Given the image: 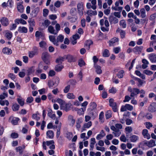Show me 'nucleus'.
Listing matches in <instances>:
<instances>
[{
	"label": "nucleus",
	"mask_w": 156,
	"mask_h": 156,
	"mask_svg": "<svg viewBox=\"0 0 156 156\" xmlns=\"http://www.w3.org/2000/svg\"><path fill=\"white\" fill-rule=\"evenodd\" d=\"M128 90L131 92L130 96L132 98L133 97L140 92V90L136 88L132 89L130 87H129Z\"/></svg>",
	"instance_id": "nucleus-1"
},
{
	"label": "nucleus",
	"mask_w": 156,
	"mask_h": 156,
	"mask_svg": "<svg viewBox=\"0 0 156 156\" xmlns=\"http://www.w3.org/2000/svg\"><path fill=\"white\" fill-rule=\"evenodd\" d=\"M42 59L47 64H50V56L47 52H44L42 53Z\"/></svg>",
	"instance_id": "nucleus-2"
},
{
	"label": "nucleus",
	"mask_w": 156,
	"mask_h": 156,
	"mask_svg": "<svg viewBox=\"0 0 156 156\" xmlns=\"http://www.w3.org/2000/svg\"><path fill=\"white\" fill-rule=\"evenodd\" d=\"M59 79L58 78L55 79V81L49 80L48 82V85L49 88H52L55 85L57 86L59 83Z\"/></svg>",
	"instance_id": "nucleus-3"
},
{
	"label": "nucleus",
	"mask_w": 156,
	"mask_h": 156,
	"mask_svg": "<svg viewBox=\"0 0 156 156\" xmlns=\"http://www.w3.org/2000/svg\"><path fill=\"white\" fill-rule=\"evenodd\" d=\"M65 104H64L60 106V109L67 112L70 109L72 105L69 102Z\"/></svg>",
	"instance_id": "nucleus-4"
},
{
	"label": "nucleus",
	"mask_w": 156,
	"mask_h": 156,
	"mask_svg": "<svg viewBox=\"0 0 156 156\" xmlns=\"http://www.w3.org/2000/svg\"><path fill=\"white\" fill-rule=\"evenodd\" d=\"M133 109V107L132 105L129 104H126L122 106L120 111L121 112H123L126 111L127 110L132 111Z\"/></svg>",
	"instance_id": "nucleus-5"
},
{
	"label": "nucleus",
	"mask_w": 156,
	"mask_h": 156,
	"mask_svg": "<svg viewBox=\"0 0 156 156\" xmlns=\"http://www.w3.org/2000/svg\"><path fill=\"white\" fill-rule=\"evenodd\" d=\"M35 36L36 37V40L37 41H39L40 38L42 39H44V34L41 32L38 31H36Z\"/></svg>",
	"instance_id": "nucleus-6"
},
{
	"label": "nucleus",
	"mask_w": 156,
	"mask_h": 156,
	"mask_svg": "<svg viewBox=\"0 0 156 156\" xmlns=\"http://www.w3.org/2000/svg\"><path fill=\"white\" fill-rule=\"evenodd\" d=\"M148 57L151 62L156 63V55L155 54L151 53L149 54Z\"/></svg>",
	"instance_id": "nucleus-7"
},
{
	"label": "nucleus",
	"mask_w": 156,
	"mask_h": 156,
	"mask_svg": "<svg viewBox=\"0 0 156 156\" xmlns=\"http://www.w3.org/2000/svg\"><path fill=\"white\" fill-rule=\"evenodd\" d=\"M148 110L151 112L156 111V103L153 102L151 103L148 107Z\"/></svg>",
	"instance_id": "nucleus-8"
},
{
	"label": "nucleus",
	"mask_w": 156,
	"mask_h": 156,
	"mask_svg": "<svg viewBox=\"0 0 156 156\" xmlns=\"http://www.w3.org/2000/svg\"><path fill=\"white\" fill-rule=\"evenodd\" d=\"M80 37L78 34H76L73 35L72 37L70 39V41L73 44H75L77 43L76 40L80 38Z\"/></svg>",
	"instance_id": "nucleus-9"
},
{
	"label": "nucleus",
	"mask_w": 156,
	"mask_h": 156,
	"mask_svg": "<svg viewBox=\"0 0 156 156\" xmlns=\"http://www.w3.org/2000/svg\"><path fill=\"white\" fill-rule=\"evenodd\" d=\"M142 134L144 138L149 139L151 137L150 134L148 133V130L146 129H144L142 131Z\"/></svg>",
	"instance_id": "nucleus-10"
},
{
	"label": "nucleus",
	"mask_w": 156,
	"mask_h": 156,
	"mask_svg": "<svg viewBox=\"0 0 156 156\" xmlns=\"http://www.w3.org/2000/svg\"><path fill=\"white\" fill-rule=\"evenodd\" d=\"M109 21L111 24H116L118 23V19L113 16H110L109 18Z\"/></svg>",
	"instance_id": "nucleus-11"
},
{
	"label": "nucleus",
	"mask_w": 156,
	"mask_h": 156,
	"mask_svg": "<svg viewBox=\"0 0 156 156\" xmlns=\"http://www.w3.org/2000/svg\"><path fill=\"white\" fill-rule=\"evenodd\" d=\"M2 24V25L6 26L9 24V22L7 18L5 17L2 18L0 20Z\"/></svg>",
	"instance_id": "nucleus-12"
},
{
	"label": "nucleus",
	"mask_w": 156,
	"mask_h": 156,
	"mask_svg": "<svg viewBox=\"0 0 156 156\" xmlns=\"http://www.w3.org/2000/svg\"><path fill=\"white\" fill-rule=\"evenodd\" d=\"M66 58L67 59L68 61L69 62H74L76 60V58L70 55H67Z\"/></svg>",
	"instance_id": "nucleus-13"
},
{
	"label": "nucleus",
	"mask_w": 156,
	"mask_h": 156,
	"mask_svg": "<svg viewBox=\"0 0 156 156\" xmlns=\"http://www.w3.org/2000/svg\"><path fill=\"white\" fill-rule=\"evenodd\" d=\"M145 144L149 147H153L156 145L155 141L153 140H151L149 141L145 142Z\"/></svg>",
	"instance_id": "nucleus-14"
},
{
	"label": "nucleus",
	"mask_w": 156,
	"mask_h": 156,
	"mask_svg": "<svg viewBox=\"0 0 156 156\" xmlns=\"http://www.w3.org/2000/svg\"><path fill=\"white\" fill-rule=\"evenodd\" d=\"M49 39L50 41L52 42L55 45L57 46L58 45L55 36L51 35H50L49 36Z\"/></svg>",
	"instance_id": "nucleus-15"
},
{
	"label": "nucleus",
	"mask_w": 156,
	"mask_h": 156,
	"mask_svg": "<svg viewBox=\"0 0 156 156\" xmlns=\"http://www.w3.org/2000/svg\"><path fill=\"white\" fill-rule=\"evenodd\" d=\"M66 98L69 100H73L76 98V96L72 93H69L66 94Z\"/></svg>",
	"instance_id": "nucleus-16"
},
{
	"label": "nucleus",
	"mask_w": 156,
	"mask_h": 156,
	"mask_svg": "<svg viewBox=\"0 0 156 156\" xmlns=\"http://www.w3.org/2000/svg\"><path fill=\"white\" fill-rule=\"evenodd\" d=\"M119 38L115 37L111 39L109 41V45L110 46H113L115 43L119 41Z\"/></svg>",
	"instance_id": "nucleus-17"
},
{
	"label": "nucleus",
	"mask_w": 156,
	"mask_h": 156,
	"mask_svg": "<svg viewBox=\"0 0 156 156\" xmlns=\"http://www.w3.org/2000/svg\"><path fill=\"white\" fill-rule=\"evenodd\" d=\"M96 143L95 140L94 138H92L90 139V150L92 151L94 147V145Z\"/></svg>",
	"instance_id": "nucleus-18"
},
{
	"label": "nucleus",
	"mask_w": 156,
	"mask_h": 156,
	"mask_svg": "<svg viewBox=\"0 0 156 156\" xmlns=\"http://www.w3.org/2000/svg\"><path fill=\"white\" fill-rule=\"evenodd\" d=\"M10 119H12L11 122L13 125H14L17 124L18 121L20 120L17 117H10Z\"/></svg>",
	"instance_id": "nucleus-19"
},
{
	"label": "nucleus",
	"mask_w": 156,
	"mask_h": 156,
	"mask_svg": "<svg viewBox=\"0 0 156 156\" xmlns=\"http://www.w3.org/2000/svg\"><path fill=\"white\" fill-rule=\"evenodd\" d=\"M15 22L18 24L20 23L23 25H25L27 23V22L25 20L21 18L16 19L15 20Z\"/></svg>",
	"instance_id": "nucleus-20"
},
{
	"label": "nucleus",
	"mask_w": 156,
	"mask_h": 156,
	"mask_svg": "<svg viewBox=\"0 0 156 156\" xmlns=\"http://www.w3.org/2000/svg\"><path fill=\"white\" fill-rule=\"evenodd\" d=\"M94 67L96 69V72L97 74H100L102 73L101 67L100 66L94 64Z\"/></svg>",
	"instance_id": "nucleus-21"
},
{
	"label": "nucleus",
	"mask_w": 156,
	"mask_h": 156,
	"mask_svg": "<svg viewBox=\"0 0 156 156\" xmlns=\"http://www.w3.org/2000/svg\"><path fill=\"white\" fill-rule=\"evenodd\" d=\"M17 8L18 11L20 12H23V11L24 8L22 3L20 2L18 3L17 4Z\"/></svg>",
	"instance_id": "nucleus-22"
},
{
	"label": "nucleus",
	"mask_w": 156,
	"mask_h": 156,
	"mask_svg": "<svg viewBox=\"0 0 156 156\" xmlns=\"http://www.w3.org/2000/svg\"><path fill=\"white\" fill-rule=\"evenodd\" d=\"M18 31L21 33H27V29L25 27H18Z\"/></svg>",
	"instance_id": "nucleus-23"
},
{
	"label": "nucleus",
	"mask_w": 156,
	"mask_h": 156,
	"mask_svg": "<svg viewBox=\"0 0 156 156\" xmlns=\"http://www.w3.org/2000/svg\"><path fill=\"white\" fill-rule=\"evenodd\" d=\"M3 53L5 54H10L12 53V50L11 49L7 48H4L2 50Z\"/></svg>",
	"instance_id": "nucleus-24"
},
{
	"label": "nucleus",
	"mask_w": 156,
	"mask_h": 156,
	"mask_svg": "<svg viewBox=\"0 0 156 156\" xmlns=\"http://www.w3.org/2000/svg\"><path fill=\"white\" fill-rule=\"evenodd\" d=\"M64 3V2L63 1L61 2L57 0L54 3V5L56 7L58 8L62 5Z\"/></svg>",
	"instance_id": "nucleus-25"
},
{
	"label": "nucleus",
	"mask_w": 156,
	"mask_h": 156,
	"mask_svg": "<svg viewBox=\"0 0 156 156\" xmlns=\"http://www.w3.org/2000/svg\"><path fill=\"white\" fill-rule=\"evenodd\" d=\"M25 148V147L24 145H23L22 147L19 146L16 148V150L17 152H19L20 154H22L23 150Z\"/></svg>",
	"instance_id": "nucleus-26"
},
{
	"label": "nucleus",
	"mask_w": 156,
	"mask_h": 156,
	"mask_svg": "<svg viewBox=\"0 0 156 156\" xmlns=\"http://www.w3.org/2000/svg\"><path fill=\"white\" fill-rule=\"evenodd\" d=\"M46 135L47 137L50 139L53 138L54 136L53 132L51 130H49L47 132Z\"/></svg>",
	"instance_id": "nucleus-27"
},
{
	"label": "nucleus",
	"mask_w": 156,
	"mask_h": 156,
	"mask_svg": "<svg viewBox=\"0 0 156 156\" xmlns=\"http://www.w3.org/2000/svg\"><path fill=\"white\" fill-rule=\"evenodd\" d=\"M139 139V137L136 135H133L130 137V140L131 142H135Z\"/></svg>",
	"instance_id": "nucleus-28"
},
{
	"label": "nucleus",
	"mask_w": 156,
	"mask_h": 156,
	"mask_svg": "<svg viewBox=\"0 0 156 156\" xmlns=\"http://www.w3.org/2000/svg\"><path fill=\"white\" fill-rule=\"evenodd\" d=\"M64 38V36L62 35H59L57 37L56 41L58 44L59 43H62L63 41Z\"/></svg>",
	"instance_id": "nucleus-29"
},
{
	"label": "nucleus",
	"mask_w": 156,
	"mask_h": 156,
	"mask_svg": "<svg viewBox=\"0 0 156 156\" xmlns=\"http://www.w3.org/2000/svg\"><path fill=\"white\" fill-rule=\"evenodd\" d=\"M48 32L51 34H57V32H55V30L54 27L51 26H50L48 27Z\"/></svg>",
	"instance_id": "nucleus-30"
},
{
	"label": "nucleus",
	"mask_w": 156,
	"mask_h": 156,
	"mask_svg": "<svg viewBox=\"0 0 156 156\" xmlns=\"http://www.w3.org/2000/svg\"><path fill=\"white\" fill-rule=\"evenodd\" d=\"M17 101L21 106H23L24 104V100L21 97L17 98Z\"/></svg>",
	"instance_id": "nucleus-31"
},
{
	"label": "nucleus",
	"mask_w": 156,
	"mask_h": 156,
	"mask_svg": "<svg viewBox=\"0 0 156 156\" xmlns=\"http://www.w3.org/2000/svg\"><path fill=\"white\" fill-rule=\"evenodd\" d=\"M87 13V15L90 16H92V15H96L97 13L96 11H92L91 10H88Z\"/></svg>",
	"instance_id": "nucleus-32"
},
{
	"label": "nucleus",
	"mask_w": 156,
	"mask_h": 156,
	"mask_svg": "<svg viewBox=\"0 0 156 156\" xmlns=\"http://www.w3.org/2000/svg\"><path fill=\"white\" fill-rule=\"evenodd\" d=\"M69 122L70 125L73 126L75 123V120L73 119V116L69 115Z\"/></svg>",
	"instance_id": "nucleus-33"
},
{
	"label": "nucleus",
	"mask_w": 156,
	"mask_h": 156,
	"mask_svg": "<svg viewBox=\"0 0 156 156\" xmlns=\"http://www.w3.org/2000/svg\"><path fill=\"white\" fill-rule=\"evenodd\" d=\"M89 2H91V3L92 4V9L94 10L96 9V3L97 1L96 0H91L90 1H88Z\"/></svg>",
	"instance_id": "nucleus-34"
},
{
	"label": "nucleus",
	"mask_w": 156,
	"mask_h": 156,
	"mask_svg": "<svg viewBox=\"0 0 156 156\" xmlns=\"http://www.w3.org/2000/svg\"><path fill=\"white\" fill-rule=\"evenodd\" d=\"M63 68V66L62 65H58L55 66V70L57 72H60L61 71Z\"/></svg>",
	"instance_id": "nucleus-35"
},
{
	"label": "nucleus",
	"mask_w": 156,
	"mask_h": 156,
	"mask_svg": "<svg viewBox=\"0 0 156 156\" xmlns=\"http://www.w3.org/2000/svg\"><path fill=\"white\" fill-rule=\"evenodd\" d=\"M141 14V16L142 18H144L146 16V12L144 9L142 8L140 9V13Z\"/></svg>",
	"instance_id": "nucleus-36"
},
{
	"label": "nucleus",
	"mask_w": 156,
	"mask_h": 156,
	"mask_svg": "<svg viewBox=\"0 0 156 156\" xmlns=\"http://www.w3.org/2000/svg\"><path fill=\"white\" fill-rule=\"evenodd\" d=\"M124 71L123 70H121L119 72L117 76L119 78H122L124 76Z\"/></svg>",
	"instance_id": "nucleus-37"
},
{
	"label": "nucleus",
	"mask_w": 156,
	"mask_h": 156,
	"mask_svg": "<svg viewBox=\"0 0 156 156\" xmlns=\"http://www.w3.org/2000/svg\"><path fill=\"white\" fill-rule=\"evenodd\" d=\"M20 108V106L17 103L13 104L12 106V109L13 111H17Z\"/></svg>",
	"instance_id": "nucleus-38"
},
{
	"label": "nucleus",
	"mask_w": 156,
	"mask_h": 156,
	"mask_svg": "<svg viewBox=\"0 0 156 156\" xmlns=\"http://www.w3.org/2000/svg\"><path fill=\"white\" fill-rule=\"evenodd\" d=\"M78 65L80 67H82L85 66L86 63L82 59H80L78 61Z\"/></svg>",
	"instance_id": "nucleus-39"
},
{
	"label": "nucleus",
	"mask_w": 156,
	"mask_h": 156,
	"mask_svg": "<svg viewBox=\"0 0 156 156\" xmlns=\"http://www.w3.org/2000/svg\"><path fill=\"white\" fill-rule=\"evenodd\" d=\"M119 24L123 28H125L126 27V24L125 20H120L119 22Z\"/></svg>",
	"instance_id": "nucleus-40"
},
{
	"label": "nucleus",
	"mask_w": 156,
	"mask_h": 156,
	"mask_svg": "<svg viewBox=\"0 0 156 156\" xmlns=\"http://www.w3.org/2000/svg\"><path fill=\"white\" fill-rule=\"evenodd\" d=\"M39 44L40 47L42 48H45L47 46L46 42L44 41H42L40 42Z\"/></svg>",
	"instance_id": "nucleus-41"
},
{
	"label": "nucleus",
	"mask_w": 156,
	"mask_h": 156,
	"mask_svg": "<svg viewBox=\"0 0 156 156\" xmlns=\"http://www.w3.org/2000/svg\"><path fill=\"white\" fill-rule=\"evenodd\" d=\"M38 115L39 114L38 113L36 114H34L32 115V118L37 121H38L40 119V117Z\"/></svg>",
	"instance_id": "nucleus-42"
},
{
	"label": "nucleus",
	"mask_w": 156,
	"mask_h": 156,
	"mask_svg": "<svg viewBox=\"0 0 156 156\" xmlns=\"http://www.w3.org/2000/svg\"><path fill=\"white\" fill-rule=\"evenodd\" d=\"M56 101L59 104L60 106L62 105L63 104L65 103V101L60 98H57Z\"/></svg>",
	"instance_id": "nucleus-43"
},
{
	"label": "nucleus",
	"mask_w": 156,
	"mask_h": 156,
	"mask_svg": "<svg viewBox=\"0 0 156 156\" xmlns=\"http://www.w3.org/2000/svg\"><path fill=\"white\" fill-rule=\"evenodd\" d=\"M110 55L109 52L107 49H105L103 52V56L104 57H108Z\"/></svg>",
	"instance_id": "nucleus-44"
},
{
	"label": "nucleus",
	"mask_w": 156,
	"mask_h": 156,
	"mask_svg": "<svg viewBox=\"0 0 156 156\" xmlns=\"http://www.w3.org/2000/svg\"><path fill=\"white\" fill-rule=\"evenodd\" d=\"M121 51V47H115L113 49V52L116 54L118 53Z\"/></svg>",
	"instance_id": "nucleus-45"
},
{
	"label": "nucleus",
	"mask_w": 156,
	"mask_h": 156,
	"mask_svg": "<svg viewBox=\"0 0 156 156\" xmlns=\"http://www.w3.org/2000/svg\"><path fill=\"white\" fill-rule=\"evenodd\" d=\"M64 58L62 57H59L56 60V62L62 63L64 61Z\"/></svg>",
	"instance_id": "nucleus-46"
},
{
	"label": "nucleus",
	"mask_w": 156,
	"mask_h": 156,
	"mask_svg": "<svg viewBox=\"0 0 156 156\" xmlns=\"http://www.w3.org/2000/svg\"><path fill=\"white\" fill-rule=\"evenodd\" d=\"M37 54V52L36 51H32L29 53V56L30 58H32L34 55Z\"/></svg>",
	"instance_id": "nucleus-47"
},
{
	"label": "nucleus",
	"mask_w": 156,
	"mask_h": 156,
	"mask_svg": "<svg viewBox=\"0 0 156 156\" xmlns=\"http://www.w3.org/2000/svg\"><path fill=\"white\" fill-rule=\"evenodd\" d=\"M34 71L33 67L29 68L27 70V75H29L32 74Z\"/></svg>",
	"instance_id": "nucleus-48"
},
{
	"label": "nucleus",
	"mask_w": 156,
	"mask_h": 156,
	"mask_svg": "<svg viewBox=\"0 0 156 156\" xmlns=\"http://www.w3.org/2000/svg\"><path fill=\"white\" fill-rule=\"evenodd\" d=\"M9 104V102L7 100H0V104L2 105L3 106L6 105L7 106H8Z\"/></svg>",
	"instance_id": "nucleus-49"
},
{
	"label": "nucleus",
	"mask_w": 156,
	"mask_h": 156,
	"mask_svg": "<svg viewBox=\"0 0 156 156\" xmlns=\"http://www.w3.org/2000/svg\"><path fill=\"white\" fill-rule=\"evenodd\" d=\"M92 122L91 121H89L87 123L84 124L83 127L85 128H89L92 125Z\"/></svg>",
	"instance_id": "nucleus-50"
},
{
	"label": "nucleus",
	"mask_w": 156,
	"mask_h": 156,
	"mask_svg": "<svg viewBox=\"0 0 156 156\" xmlns=\"http://www.w3.org/2000/svg\"><path fill=\"white\" fill-rule=\"evenodd\" d=\"M136 80L138 82L139 84H138L137 86L138 87H140L142 86L143 83H145L144 81L141 80L140 79L137 78L136 79Z\"/></svg>",
	"instance_id": "nucleus-51"
},
{
	"label": "nucleus",
	"mask_w": 156,
	"mask_h": 156,
	"mask_svg": "<svg viewBox=\"0 0 156 156\" xmlns=\"http://www.w3.org/2000/svg\"><path fill=\"white\" fill-rule=\"evenodd\" d=\"M104 113L103 112H101L100 114L99 115V119L101 121V122H103V118L104 116Z\"/></svg>",
	"instance_id": "nucleus-52"
},
{
	"label": "nucleus",
	"mask_w": 156,
	"mask_h": 156,
	"mask_svg": "<svg viewBox=\"0 0 156 156\" xmlns=\"http://www.w3.org/2000/svg\"><path fill=\"white\" fill-rule=\"evenodd\" d=\"M112 133L114 134L115 136L116 137H118L120 136L121 134V132L119 129H117L116 131L113 132Z\"/></svg>",
	"instance_id": "nucleus-53"
},
{
	"label": "nucleus",
	"mask_w": 156,
	"mask_h": 156,
	"mask_svg": "<svg viewBox=\"0 0 156 156\" xmlns=\"http://www.w3.org/2000/svg\"><path fill=\"white\" fill-rule=\"evenodd\" d=\"M50 22L48 20H44L43 23V25L44 26L46 27H47L50 24Z\"/></svg>",
	"instance_id": "nucleus-54"
},
{
	"label": "nucleus",
	"mask_w": 156,
	"mask_h": 156,
	"mask_svg": "<svg viewBox=\"0 0 156 156\" xmlns=\"http://www.w3.org/2000/svg\"><path fill=\"white\" fill-rule=\"evenodd\" d=\"M30 27H33L35 25V22L33 19H30L28 21Z\"/></svg>",
	"instance_id": "nucleus-55"
},
{
	"label": "nucleus",
	"mask_w": 156,
	"mask_h": 156,
	"mask_svg": "<svg viewBox=\"0 0 156 156\" xmlns=\"http://www.w3.org/2000/svg\"><path fill=\"white\" fill-rule=\"evenodd\" d=\"M70 88V86L69 85H68L66 86L63 90L64 92L65 93H66L68 92Z\"/></svg>",
	"instance_id": "nucleus-56"
},
{
	"label": "nucleus",
	"mask_w": 156,
	"mask_h": 156,
	"mask_svg": "<svg viewBox=\"0 0 156 156\" xmlns=\"http://www.w3.org/2000/svg\"><path fill=\"white\" fill-rule=\"evenodd\" d=\"M48 115L51 118L54 119L56 118V115L55 114H52L51 112H49L48 113Z\"/></svg>",
	"instance_id": "nucleus-57"
},
{
	"label": "nucleus",
	"mask_w": 156,
	"mask_h": 156,
	"mask_svg": "<svg viewBox=\"0 0 156 156\" xmlns=\"http://www.w3.org/2000/svg\"><path fill=\"white\" fill-rule=\"evenodd\" d=\"M143 48V47L140 46V47H136L134 48V50L135 51L140 52Z\"/></svg>",
	"instance_id": "nucleus-58"
},
{
	"label": "nucleus",
	"mask_w": 156,
	"mask_h": 156,
	"mask_svg": "<svg viewBox=\"0 0 156 156\" xmlns=\"http://www.w3.org/2000/svg\"><path fill=\"white\" fill-rule=\"evenodd\" d=\"M109 104L110 106L112 107L113 106H116V103L114 102V100L112 99H111L109 101Z\"/></svg>",
	"instance_id": "nucleus-59"
},
{
	"label": "nucleus",
	"mask_w": 156,
	"mask_h": 156,
	"mask_svg": "<svg viewBox=\"0 0 156 156\" xmlns=\"http://www.w3.org/2000/svg\"><path fill=\"white\" fill-rule=\"evenodd\" d=\"M73 136V135L71 133L68 132L66 133V137L69 140H70L72 139Z\"/></svg>",
	"instance_id": "nucleus-60"
},
{
	"label": "nucleus",
	"mask_w": 156,
	"mask_h": 156,
	"mask_svg": "<svg viewBox=\"0 0 156 156\" xmlns=\"http://www.w3.org/2000/svg\"><path fill=\"white\" fill-rule=\"evenodd\" d=\"M143 72L144 73L149 76H151L153 73L152 71L147 70H144Z\"/></svg>",
	"instance_id": "nucleus-61"
},
{
	"label": "nucleus",
	"mask_w": 156,
	"mask_h": 156,
	"mask_svg": "<svg viewBox=\"0 0 156 156\" xmlns=\"http://www.w3.org/2000/svg\"><path fill=\"white\" fill-rule=\"evenodd\" d=\"M33 101V98L32 97H29L27 98L26 100V102L28 104L32 102Z\"/></svg>",
	"instance_id": "nucleus-62"
},
{
	"label": "nucleus",
	"mask_w": 156,
	"mask_h": 156,
	"mask_svg": "<svg viewBox=\"0 0 156 156\" xmlns=\"http://www.w3.org/2000/svg\"><path fill=\"white\" fill-rule=\"evenodd\" d=\"M5 37L8 39L9 40L12 37V34L11 32H7L5 34Z\"/></svg>",
	"instance_id": "nucleus-63"
},
{
	"label": "nucleus",
	"mask_w": 156,
	"mask_h": 156,
	"mask_svg": "<svg viewBox=\"0 0 156 156\" xmlns=\"http://www.w3.org/2000/svg\"><path fill=\"white\" fill-rule=\"evenodd\" d=\"M73 153L71 150L66 151V156H72Z\"/></svg>",
	"instance_id": "nucleus-64"
}]
</instances>
